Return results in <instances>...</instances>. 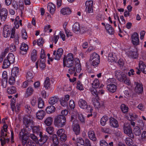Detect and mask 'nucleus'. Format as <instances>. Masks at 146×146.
<instances>
[{"label": "nucleus", "mask_w": 146, "mask_h": 146, "mask_svg": "<svg viewBox=\"0 0 146 146\" xmlns=\"http://www.w3.org/2000/svg\"><path fill=\"white\" fill-rule=\"evenodd\" d=\"M76 60V58L75 59H74V60L68 61L63 63V64L64 66H66L70 68L68 70V73L71 75L73 74L74 76H77L76 73V72L75 69Z\"/></svg>", "instance_id": "1"}, {"label": "nucleus", "mask_w": 146, "mask_h": 146, "mask_svg": "<svg viewBox=\"0 0 146 146\" xmlns=\"http://www.w3.org/2000/svg\"><path fill=\"white\" fill-rule=\"evenodd\" d=\"M92 102L94 107L98 109H102L105 108V104L103 102H100L98 97H93L91 100Z\"/></svg>", "instance_id": "2"}, {"label": "nucleus", "mask_w": 146, "mask_h": 146, "mask_svg": "<svg viewBox=\"0 0 146 146\" xmlns=\"http://www.w3.org/2000/svg\"><path fill=\"white\" fill-rule=\"evenodd\" d=\"M29 136V133L25 129H22L21 130L19 134V137L20 139L21 140L23 145H24L26 144Z\"/></svg>", "instance_id": "3"}, {"label": "nucleus", "mask_w": 146, "mask_h": 146, "mask_svg": "<svg viewBox=\"0 0 146 146\" xmlns=\"http://www.w3.org/2000/svg\"><path fill=\"white\" fill-rule=\"evenodd\" d=\"M90 61L93 66H97L100 62V56L99 55L95 52L92 53L91 55Z\"/></svg>", "instance_id": "4"}, {"label": "nucleus", "mask_w": 146, "mask_h": 146, "mask_svg": "<svg viewBox=\"0 0 146 146\" xmlns=\"http://www.w3.org/2000/svg\"><path fill=\"white\" fill-rule=\"evenodd\" d=\"M66 122V118L64 116L59 115L55 120V123L58 126H62L65 124Z\"/></svg>", "instance_id": "5"}, {"label": "nucleus", "mask_w": 146, "mask_h": 146, "mask_svg": "<svg viewBox=\"0 0 146 146\" xmlns=\"http://www.w3.org/2000/svg\"><path fill=\"white\" fill-rule=\"evenodd\" d=\"M78 115V119L82 123H84L85 122V118L83 116V115L80 113H78L77 111H74L72 114L71 115V120L72 121L74 119L76 118V116Z\"/></svg>", "instance_id": "6"}, {"label": "nucleus", "mask_w": 146, "mask_h": 146, "mask_svg": "<svg viewBox=\"0 0 146 146\" xmlns=\"http://www.w3.org/2000/svg\"><path fill=\"white\" fill-rule=\"evenodd\" d=\"M123 130L124 133L131 138L133 137L130 125L129 123H125L124 125Z\"/></svg>", "instance_id": "7"}, {"label": "nucleus", "mask_w": 146, "mask_h": 146, "mask_svg": "<svg viewBox=\"0 0 146 146\" xmlns=\"http://www.w3.org/2000/svg\"><path fill=\"white\" fill-rule=\"evenodd\" d=\"M15 98H13L11 100V107L12 111H15L17 112L19 111L20 108V104H17L15 106Z\"/></svg>", "instance_id": "8"}, {"label": "nucleus", "mask_w": 146, "mask_h": 146, "mask_svg": "<svg viewBox=\"0 0 146 146\" xmlns=\"http://www.w3.org/2000/svg\"><path fill=\"white\" fill-rule=\"evenodd\" d=\"M63 53V50L62 48H58L56 51H54L53 53V57L55 60H59L61 58Z\"/></svg>", "instance_id": "9"}, {"label": "nucleus", "mask_w": 146, "mask_h": 146, "mask_svg": "<svg viewBox=\"0 0 146 146\" xmlns=\"http://www.w3.org/2000/svg\"><path fill=\"white\" fill-rule=\"evenodd\" d=\"M116 78L120 81L123 82L126 78L125 74L120 70H117L115 72Z\"/></svg>", "instance_id": "10"}, {"label": "nucleus", "mask_w": 146, "mask_h": 146, "mask_svg": "<svg viewBox=\"0 0 146 146\" xmlns=\"http://www.w3.org/2000/svg\"><path fill=\"white\" fill-rule=\"evenodd\" d=\"M15 30L13 28L12 30L10 38H14V42L16 44H18L19 42V35L17 33H15Z\"/></svg>", "instance_id": "11"}, {"label": "nucleus", "mask_w": 146, "mask_h": 146, "mask_svg": "<svg viewBox=\"0 0 146 146\" xmlns=\"http://www.w3.org/2000/svg\"><path fill=\"white\" fill-rule=\"evenodd\" d=\"M46 60L45 59H40L38 60L36 64V68H38V66L42 70H44L46 68Z\"/></svg>", "instance_id": "12"}, {"label": "nucleus", "mask_w": 146, "mask_h": 146, "mask_svg": "<svg viewBox=\"0 0 146 146\" xmlns=\"http://www.w3.org/2000/svg\"><path fill=\"white\" fill-rule=\"evenodd\" d=\"M85 10L87 13H91L93 12V2L92 1H87L86 2Z\"/></svg>", "instance_id": "13"}, {"label": "nucleus", "mask_w": 146, "mask_h": 146, "mask_svg": "<svg viewBox=\"0 0 146 146\" xmlns=\"http://www.w3.org/2000/svg\"><path fill=\"white\" fill-rule=\"evenodd\" d=\"M11 32L12 29L10 26L8 25L4 26L3 35L4 37L7 38L9 36Z\"/></svg>", "instance_id": "14"}, {"label": "nucleus", "mask_w": 146, "mask_h": 146, "mask_svg": "<svg viewBox=\"0 0 146 146\" xmlns=\"http://www.w3.org/2000/svg\"><path fill=\"white\" fill-rule=\"evenodd\" d=\"M58 136L62 141H64L66 139V136L65 133V130L62 129L58 130L56 132Z\"/></svg>", "instance_id": "15"}, {"label": "nucleus", "mask_w": 146, "mask_h": 146, "mask_svg": "<svg viewBox=\"0 0 146 146\" xmlns=\"http://www.w3.org/2000/svg\"><path fill=\"white\" fill-rule=\"evenodd\" d=\"M70 96L68 94L65 95L64 97L60 99V102L61 105L64 107L68 106V101L69 100Z\"/></svg>", "instance_id": "16"}, {"label": "nucleus", "mask_w": 146, "mask_h": 146, "mask_svg": "<svg viewBox=\"0 0 146 146\" xmlns=\"http://www.w3.org/2000/svg\"><path fill=\"white\" fill-rule=\"evenodd\" d=\"M40 137V138L36 142V144L39 146H42L46 142L48 139V137L46 135L43 136L42 133Z\"/></svg>", "instance_id": "17"}, {"label": "nucleus", "mask_w": 146, "mask_h": 146, "mask_svg": "<svg viewBox=\"0 0 146 146\" xmlns=\"http://www.w3.org/2000/svg\"><path fill=\"white\" fill-rule=\"evenodd\" d=\"M132 42L135 45L139 44V35L136 33H134L131 36Z\"/></svg>", "instance_id": "18"}, {"label": "nucleus", "mask_w": 146, "mask_h": 146, "mask_svg": "<svg viewBox=\"0 0 146 146\" xmlns=\"http://www.w3.org/2000/svg\"><path fill=\"white\" fill-rule=\"evenodd\" d=\"M8 12L7 9L5 8H2L0 11V17L1 20L4 21L6 19Z\"/></svg>", "instance_id": "19"}, {"label": "nucleus", "mask_w": 146, "mask_h": 146, "mask_svg": "<svg viewBox=\"0 0 146 146\" xmlns=\"http://www.w3.org/2000/svg\"><path fill=\"white\" fill-rule=\"evenodd\" d=\"M20 49V53L22 54H25L28 49V46L25 43H22L21 45Z\"/></svg>", "instance_id": "20"}, {"label": "nucleus", "mask_w": 146, "mask_h": 146, "mask_svg": "<svg viewBox=\"0 0 146 146\" xmlns=\"http://www.w3.org/2000/svg\"><path fill=\"white\" fill-rule=\"evenodd\" d=\"M45 112L42 110L38 111L36 113V117L37 119L41 120L43 119L45 115Z\"/></svg>", "instance_id": "21"}, {"label": "nucleus", "mask_w": 146, "mask_h": 146, "mask_svg": "<svg viewBox=\"0 0 146 146\" xmlns=\"http://www.w3.org/2000/svg\"><path fill=\"white\" fill-rule=\"evenodd\" d=\"M135 84L136 86L135 89V92L139 93H141L143 90V85L141 83L137 82H135Z\"/></svg>", "instance_id": "22"}, {"label": "nucleus", "mask_w": 146, "mask_h": 146, "mask_svg": "<svg viewBox=\"0 0 146 146\" xmlns=\"http://www.w3.org/2000/svg\"><path fill=\"white\" fill-rule=\"evenodd\" d=\"M110 125L113 127L117 128L119 126L117 120L112 117L110 118Z\"/></svg>", "instance_id": "23"}, {"label": "nucleus", "mask_w": 146, "mask_h": 146, "mask_svg": "<svg viewBox=\"0 0 146 146\" xmlns=\"http://www.w3.org/2000/svg\"><path fill=\"white\" fill-rule=\"evenodd\" d=\"M33 121L28 117H25L23 119V123L26 127H31L33 125Z\"/></svg>", "instance_id": "24"}, {"label": "nucleus", "mask_w": 146, "mask_h": 146, "mask_svg": "<svg viewBox=\"0 0 146 146\" xmlns=\"http://www.w3.org/2000/svg\"><path fill=\"white\" fill-rule=\"evenodd\" d=\"M78 105L80 107L83 109H85L88 108L87 102L84 100L81 99L79 100L78 102Z\"/></svg>", "instance_id": "25"}, {"label": "nucleus", "mask_w": 146, "mask_h": 146, "mask_svg": "<svg viewBox=\"0 0 146 146\" xmlns=\"http://www.w3.org/2000/svg\"><path fill=\"white\" fill-rule=\"evenodd\" d=\"M74 59L73 54L71 53H69L64 56L63 59V63L68 61L74 60Z\"/></svg>", "instance_id": "26"}, {"label": "nucleus", "mask_w": 146, "mask_h": 146, "mask_svg": "<svg viewBox=\"0 0 146 146\" xmlns=\"http://www.w3.org/2000/svg\"><path fill=\"white\" fill-rule=\"evenodd\" d=\"M139 67L140 70L144 73L146 74V66L142 61H139Z\"/></svg>", "instance_id": "27"}, {"label": "nucleus", "mask_w": 146, "mask_h": 146, "mask_svg": "<svg viewBox=\"0 0 146 146\" xmlns=\"http://www.w3.org/2000/svg\"><path fill=\"white\" fill-rule=\"evenodd\" d=\"M47 8L49 11L50 13L51 14H53L55 11V5L52 3H50L48 4Z\"/></svg>", "instance_id": "28"}, {"label": "nucleus", "mask_w": 146, "mask_h": 146, "mask_svg": "<svg viewBox=\"0 0 146 146\" xmlns=\"http://www.w3.org/2000/svg\"><path fill=\"white\" fill-rule=\"evenodd\" d=\"M107 88L109 92L114 93L116 91L117 87L115 84H110L107 86Z\"/></svg>", "instance_id": "29"}, {"label": "nucleus", "mask_w": 146, "mask_h": 146, "mask_svg": "<svg viewBox=\"0 0 146 146\" xmlns=\"http://www.w3.org/2000/svg\"><path fill=\"white\" fill-rule=\"evenodd\" d=\"M76 64H75V67H76V72L79 73L81 70V65L80 63V60L78 58H76Z\"/></svg>", "instance_id": "30"}, {"label": "nucleus", "mask_w": 146, "mask_h": 146, "mask_svg": "<svg viewBox=\"0 0 146 146\" xmlns=\"http://www.w3.org/2000/svg\"><path fill=\"white\" fill-rule=\"evenodd\" d=\"M105 28L108 33L112 35L114 32V30L113 27L110 24H106L105 26Z\"/></svg>", "instance_id": "31"}, {"label": "nucleus", "mask_w": 146, "mask_h": 146, "mask_svg": "<svg viewBox=\"0 0 146 146\" xmlns=\"http://www.w3.org/2000/svg\"><path fill=\"white\" fill-rule=\"evenodd\" d=\"M71 10L68 7L62 8L60 10L61 13L64 15H69L71 13Z\"/></svg>", "instance_id": "32"}, {"label": "nucleus", "mask_w": 146, "mask_h": 146, "mask_svg": "<svg viewBox=\"0 0 146 146\" xmlns=\"http://www.w3.org/2000/svg\"><path fill=\"white\" fill-rule=\"evenodd\" d=\"M50 80L48 77H46L44 83V86L46 89H48L50 88Z\"/></svg>", "instance_id": "33"}, {"label": "nucleus", "mask_w": 146, "mask_h": 146, "mask_svg": "<svg viewBox=\"0 0 146 146\" xmlns=\"http://www.w3.org/2000/svg\"><path fill=\"white\" fill-rule=\"evenodd\" d=\"M88 136L89 138L93 141H96V137L94 132L92 131H89L88 132Z\"/></svg>", "instance_id": "34"}, {"label": "nucleus", "mask_w": 146, "mask_h": 146, "mask_svg": "<svg viewBox=\"0 0 146 146\" xmlns=\"http://www.w3.org/2000/svg\"><path fill=\"white\" fill-rule=\"evenodd\" d=\"M33 131L34 133H36L39 134V136H40L42 132L41 131V128L38 126H34L33 128Z\"/></svg>", "instance_id": "35"}, {"label": "nucleus", "mask_w": 146, "mask_h": 146, "mask_svg": "<svg viewBox=\"0 0 146 146\" xmlns=\"http://www.w3.org/2000/svg\"><path fill=\"white\" fill-rule=\"evenodd\" d=\"M80 30V25L78 23H76L72 26V30L73 31L76 33L79 31Z\"/></svg>", "instance_id": "36"}, {"label": "nucleus", "mask_w": 146, "mask_h": 146, "mask_svg": "<svg viewBox=\"0 0 146 146\" xmlns=\"http://www.w3.org/2000/svg\"><path fill=\"white\" fill-rule=\"evenodd\" d=\"M52 121V118L51 117H48L45 119L44 123L46 126H49L51 124Z\"/></svg>", "instance_id": "37"}, {"label": "nucleus", "mask_w": 146, "mask_h": 146, "mask_svg": "<svg viewBox=\"0 0 146 146\" xmlns=\"http://www.w3.org/2000/svg\"><path fill=\"white\" fill-rule=\"evenodd\" d=\"M76 142L78 146H85L84 141L82 138H77Z\"/></svg>", "instance_id": "38"}, {"label": "nucleus", "mask_w": 146, "mask_h": 146, "mask_svg": "<svg viewBox=\"0 0 146 146\" xmlns=\"http://www.w3.org/2000/svg\"><path fill=\"white\" fill-rule=\"evenodd\" d=\"M19 73V68L17 67H15L13 68L11 72V75L13 76H15L17 77V75Z\"/></svg>", "instance_id": "39"}, {"label": "nucleus", "mask_w": 146, "mask_h": 146, "mask_svg": "<svg viewBox=\"0 0 146 146\" xmlns=\"http://www.w3.org/2000/svg\"><path fill=\"white\" fill-rule=\"evenodd\" d=\"M58 100V98L56 97H52L49 99V103L50 104H54L57 102Z\"/></svg>", "instance_id": "40"}, {"label": "nucleus", "mask_w": 146, "mask_h": 146, "mask_svg": "<svg viewBox=\"0 0 146 146\" xmlns=\"http://www.w3.org/2000/svg\"><path fill=\"white\" fill-rule=\"evenodd\" d=\"M11 63H13L15 60V57L13 54L11 53L9 54L7 58Z\"/></svg>", "instance_id": "41"}, {"label": "nucleus", "mask_w": 146, "mask_h": 146, "mask_svg": "<svg viewBox=\"0 0 146 146\" xmlns=\"http://www.w3.org/2000/svg\"><path fill=\"white\" fill-rule=\"evenodd\" d=\"M120 108L122 111L124 113H126L128 111V107L125 104H121Z\"/></svg>", "instance_id": "42"}, {"label": "nucleus", "mask_w": 146, "mask_h": 146, "mask_svg": "<svg viewBox=\"0 0 146 146\" xmlns=\"http://www.w3.org/2000/svg\"><path fill=\"white\" fill-rule=\"evenodd\" d=\"M55 110V108L53 106H48L46 109V112L48 113H50L54 112Z\"/></svg>", "instance_id": "43"}, {"label": "nucleus", "mask_w": 146, "mask_h": 146, "mask_svg": "<svg viewBox=\"0 0 146 146\" xmlns=\"http://www.w3.org/2000/svg\"><path fill=\"white\" fill-rule=\"evenodd\" d=\"M108 119V117L106 116H104L102 117L100 120V124L103 126L106 125V122Z\"/></svg>", "instance_id": "44"}, {"label": "nucleus", "mask_w": 146, "mask_h": 146, "mask_svg": "<svg viewBox=\"0 0 146 146\" xmlns=\"http://www.w3.org/2000/svg\"><path fill=\"white\" fill-rule=\"evenodd\" d=\"M38 106L39 108H42L44 106V102L41 98L38 99Z\"/></svg>", "instance_id": "45"}, {"label": "nucleus", "mask_w": 146, "mask_h": 146, "mask_svg": "<svg viewBox=\"0 0 146 146\" xmlns=\"http://www.w3.org/2000/svg\"><path fill=\"white\" fill-rule=\"evenodd\" d=\"M73 130L76 135L79 134L80 130V127L78 124H75L73 127Z\"/></svg>", "instance_id": "46"}, {"label": "nucleus", "mask_w": 146, "mask_h": 146, "mask_svg": "<svg viewBox=\"0 0 146 146\" xmlns=\"http://www.w3.org/2000/svg\"><path fill=\"white\" fill-rule=\"evenodd\" d=\"M16 88L14 86H11L8 88L7 92L9 94L15 93L16 92Z\"/></svg>", "instance_id": "47"}, {"label": "nucleus", "mask_w": 146, "mask_h": 146, "mask_svg": "<svg viewBox=\"0 0 146 146\" xmlns=\"http://www.w3.org/2000/svg\"><path fill=\"white\" fill-rule=\"evenodd\" d=\"M38 99L36 97H33L31 98V102L33 106H34L37 105Z\"/></svg>", "instance_id": "48"}, {"label": "nucleus", "mask_w": 146, "mask_h": 146, "mask_svg": "<svg viewBox=\"0 0 146 146\" xmlns=\"http://www.w3.org/2000/svg\"><path fill=\"white\" fill-rule=\"evenodd\" d=\"M133 133L136 136H139L141 134V130L139 127L137 126L135 127L133 130Z\"/></svg>", "instance_id": "49"}, {"label": "nucleus", "mask_w": 146, "mask_h": 146, "mask_svg": "<svg viewBox=\"0 0 146 146\" xmlns=\"http://www.w3.org/2000/svg\"><path fill=\"white\" fill-rule=\"evenodd\" d=\"M11 63L7 59H5L3 61V68H7Z\"/></svg>", "instance_id": "50"}, {"label": "nucleus", "mask_w": 146, "mask_h": 146, "mask_svg": "<svg viewBox=\"0 0 146 146\" xmlns=\"http://www.w3.org/2000/svg\"><path fill=\"white\" fill-rule=\"evenodd\" d=\"M33 74L31 72H29L27 73V81L29 82H32L33 81L31 79L33 78Z\"/></svg>", "instance_id": "51"}, {"label": "nucleus", "mask_w": 146, "mask_h": 146, "mask_svg": "<svg viewBox=\"0 0 146 146\" xmlns=\"http://www.w3.org/2000/svg\"><path fill=\"white\" fill-rule=\"evenodd\" d=\"M19 16H17L15 19V21L14 23V26L12 28V30L14 28L15 29V28L17 29L19 27Z\"/></svg>", "instance_id": "52"}, {"label": "nucleus", "mask_w": 146, "mask_h": 146, "mask_svg": "<svg viewBox=\"0 0 146 146\" xmlns=\"http://www.w3.org/2000/svg\"><path fill=\"white\" fill-rule=\"evenodd\" d=\"M33 92L34 90L33 88L31 87H29L27 90L26 94L28 96H30L33 94Z\"/></svg>", "instance_id": "53"}, {"label": "nucleus", "mask_w": 146, "mask_h": 146, "mask_svg": "<svg viewBox=\"0 0 146 146\" xmlns=\"http://www.w3.org/2000/svg\"><path fill=\"white\" fill-rule=\"evenodd\" d=\"M31 55L32 60L33 61L36 60L37 58L36 52V50H33L32 52Z\"/></svg>", "instance_id": "54"}, {"label": "nucleus", "mask_w": 146, "mask_h": 146, "mask_svg": "<svg viewBox=\"0 0 146 146\" xmlns=\"http://www.w3.org/2000/svg\"><path fill=\"white\" fill-rule=\"evenodd\" d=\"M99 81L97 79H96L92 83V85L93 88H97L99 86Z\"/></svg>", "instance_id": "55"}, {"label": "nucleus", "mask_w": 146, "mask_h": 146, "mask_svg": "<svg viewBox=\"0 0 146 146\" xmlns=\"http://www.w3.org/2000/svg\"><path fill=\"white\" fill-rule=\"evenodd\" d=\"M125 142L126 144L129 146H130L133 144L132 140L130 138L127 137L125 139Z\"/></svg>", "instance_id": "56"}, {"label": "nucleus", "mask_w": 146, "mask_h": 146, "mask_svg": "<svg viewBox=\"0 0 146 146\" xmlns=\"http://www.w3.org/2000/svg\"><path fill=\"white\" fill-rule=\"evenodd\" d=\"M16 77L15 76H13L12 75H11V76L10 77L9 79V82L10 85H13L15 83V78Z\"/></svg>", "instance_id": "57"}, {"label": "nucleus", "mask_w": 146, "mask_h": 146, "mask_svg": "<svg viewBox=\"0 0 146 146\" xmlns=\"http://www.w3.org/2000/svg\"><path fill=\"white\" fill-rule=\"evenodd\" d=\"M76 88L77 89L80 90H84L83 85L81 82L80 81H78L77 82Z\"/></svg>", "instance_id": "58"}, {"label": "nucleus", "mask_w": 146, "mask_h": 146, "mask_svg": "<svg viewBox=\"0 0 146 146\" xmlns=\"http://www.w3.org/2000/svg\"><path fill=\"white\" fill-rule=\"evenodd\" d=\"M129 116L130 119L129 120H135L137 117V115L135 113H129Z\"/></svg>", "instance_id": "59"}, {"label": "nucleus", "mask_w": 146, "mask_h": 146, "mask_svg": "<svg viewBox=\"0 0 146 146\" xmlns=\"http://www.w3.org/2000/svg\"><path fill=\"white\" fill-rule=\"evenodd\" d=\"M52 140L54 143L53 145H58V141L57 136L55 134L53 135Z\"/></svg>", "instance_id": "60"}, {"label": "nucleus", "mask_w": 146, "mask_h": 146, "mask_svg": "<svg viewBox=\"0 0 146 146\" xmlns=\"http://www.w3.org/2000/svg\"><path fill=\"white\" fill-rule=\"evenodd\" d=\"M108 60L109 62H113L114 61L115 59L113 56L112 53H110L109 54L108 56Z\"/></svg>", "instance_id": "61"}, {"label": "nucleus", "mask_w": 146, "mask_h": 146, "mask_svg": "<svg viewBox=\"0 0 146 146\" xmlns=\"http://www.w3.org/2000/svg\"><path fill=\"white\" fill-rule=\"evenodd\" d=\"M22 36L23 38L24 39H26L27 37V33L25 29H22L21 31Z\"/></svg>", "instance_id": "62"}, {"label": "nucleus", "mask_w": 146, "mask_h": 146, "mask_svg": "<svg viewBox=\"0 0 146 146\" xmlns=\"http://www.w3.org/2000/svg\"><path fill=\"white\" fill-rule=\"evenodd\" d=\"M69 106L71 109H73L75 108V104L73 100H70V101Z\"/></svg>", "instance_id": "63"}, {"label": "nucleus", "mask_w": 146, "mask_h": 146, "mask_svg": "<svg viewBox=\"0 0 146 146\" xmlns=\"http://www.w3.org/2000/svg\"><path fill=\"white\" fill-rule=\"evenodd\" d=\"M100 146H108V143L104 140L100 141Z\"/></svg>", "instance_id": "64"}]
</instances>
